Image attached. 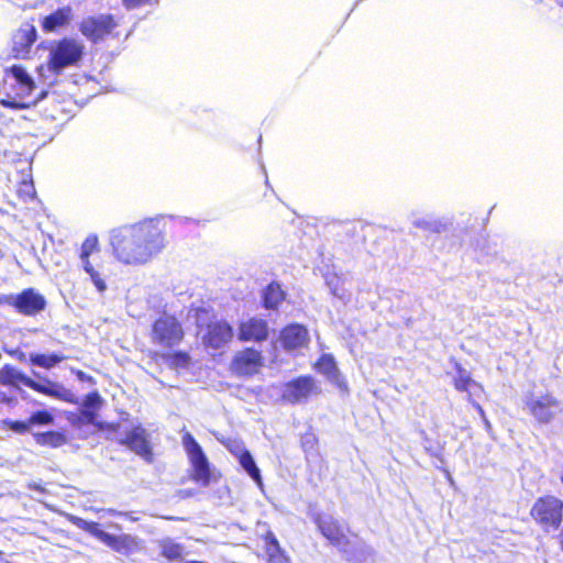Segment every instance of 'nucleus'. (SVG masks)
I'll return each instance as SVG.
<instances>
[{"instance_id":"nucleus-1","label":"nucleus","mask_w":563,"mask_h":563,"mask_svg":"<svg viewBox=\"0 0 563 563\" xmlns=\"http://www.w3.org/2000/svg\"><path fill=\"white\" fill-rule=\"evenodd\" d=\"M109 243L115 261L132 267L151 263L167 244L157 219L115 228L110 231Z\"/></svg>"},{"instance_id":"nucleus-2","label":"nucleus","mask_w":563,"mask_h":563,"mask_svg":"<svg viewBox=\"0 0 563 563\" xmlns=\"http://www.w3.org/2000/svg\"><path fill=\"white\" fill-rule=\"evenodd\" d=\"M314 521L323 537L346 553L350 560H360L357 551L363 550L365 545L356 537L351 539L344 526L332 516H318Z\"/></svg>"},{"instance_id":"nucleus-3","label":"nucleus","mask_w":563,"mask_h":563,"mask_svg":"<svg viewBox=\"0 0 563 563\" xmlns=\"http://www.w3.org/2000/svg\"><path fill=\"white\" fill-rule=\"evenodd\" d=\"M67 519L77 528L87 531L92 537L111 548L118 553L129 555L136 551L137 541L136 538L130 534L114 536L103 531L100 525L92 521H87L74 515H68Z\"/></svg>"},{"instance_id":"nucleus-4","label":"nucleus","mask_w":563,"mask_h":563,"mask_svg":"<svg viewBox=\"0 0 563 563\" xmlns=\"http://www.w3.org/2000/svg\"><path fill=\"white\" fill-rule=\"evenodd\" d=\"M197 325H206L207 331L202 335L203 343L214 350L225 346L233 338L232 327L224 320H211V312L206 308L195 309Z\"/></svg>"},{"instance_id":"nucleus-5","label":"nucleus","mask_w":563,"mask_h":563,"mask_svg":"<svg viewBox=\"0 0 563 563\" xmlns=\"http://www.w3.org/2000/svg\"><path fill=\"white\" fill-rule=\"evenodd\" d=\"M84 44L75 38H63L49 49L47 69L56 75L65 68L77 65L84 55Z\"/></svg>"},{"instance_id":"nucleus-6","label":"nucleus","mask_w":563,"mask_h":563,"mask_svg":"<svg viewBox=\"0 0 563 563\" xmlns=\"http://www.w3.org/2000/svg\"><path fill=\"white\" fill-rule=\"evenodd\" d=\"M532 518L544 529H558L563 517V501L554 496L539 498L532 509Z\"/></svg>"},{"instance_id":"nucleus-7","label":"nucleus","mask_w":563,"mask_h":563,"mask_svg":"<svg viewBox=\"0 0 563 563\" xmlns=\"http://www.w3.org/2000/svg\"><path fill=\"white\" fill-rule=\"evenodd\" d=\"M151 338L155 344L173 347L181 342L184 330L175 317L163 314L153 323Z\"/></svg>"},{"instance_id":"nucleus-8","label":"nucleus","mask_w":563,"mask_h":563,"mask_svg":"<svg viewBox=\"0 0 563 563\" xmlns=\"http://www.w3.org/2000/svg\"><path fill=\"white\" fill-rule=\"evenodd\" d=\"M525 410L539 422L548 423L561 412L562 408L560 401L550 394H529L525 399Z\"/></svg>"},{"instance_id":"nucleus-9","label":"nucleus","mask_w":563,"mask_h":563,"mask_svg":"<svg viewBox=\"0 0 563 563\" xmlns=\"http://www.w3.org/2000/svg\"><path fill=\"white\" fill-rule=\"evenodd\" d=\"M320 394L321 388L313 377L301 376L284 385L282 397L289 404H299Z\"/></svg>"},{"instance_id":"nucleus-10","label":"nucleus","mask_w":563,"mask_h":563,"mask_svg":"<svg viewBox=\"0 0 563 563\" xmlns=\"http://www.w3.org/2000/svg\"><path fill=\"white\" fill-rule=\"evenodd\" d=\"M183 445L194 468V479L202 485H207L210 479V471L208 460L201 446L189 432L183 435Z\"/></svg>"},{"instance_id":"nucleus-11","label":"nucleus","mask_w":563,"mask_h":563,"mask_svg":"<svg viewBox=\"0 0 563 563\" xmlns=\"http://www.w3.org/2000/svg\"><path fill=\"white\" fill-rule=\"evenodd\" d=\"M115 25L111 15L89 16L81 21L79 30L88 40L97 42L110 34Z\"/></svg>"},{"instance_id":"nucleus-12","label":"nucleus","mask_w":563,"mask_h":563,"mask_svg":"<svg viewBox=\"0 0 563 563\" xmlns=\"http://www.w3.org/2000/svg\"><path fill=\"white\" fill-rule=\"evenodd\" d=\"M262 365L261 353L254 349H245L234 356L231 368L239 376H251L256 374Z\"/></svg>"},{"instance_id":"nucleus-13","label":"nucleus","mask_w":563,"mask_h":563,"mask_svg":"<svg viewBox=\"0 0 563 563\" xmlns=\"http://www.w3.org/2000/svg\"><path fill=\"white\" fill-rule=\"evenodd\" d=\"M120 443L126 445L131 451L142 456L146 461L152 460V448L148 441V434L141 426L133 427L129 430Z\"/></svg>"},{"instance_id":"nucleus-14","label":"nucleus","mask_w":563,"mask_h":563,"mask_svg":"<svg viewBox=\"0 0 563 563\" xmlns=\"http://www.w3.org/2000/svg\"><path fill=\"white\" fill-rule=\"evenodd\" d=\"M5 302L15 307L19 312L24 314H35L45 307V299L33 289L24 290L16 296H9Z\"/></svg>"},{"instance_id":"nucleus-15","label":"nucleus","mask_w":563,"mask_h":563,"mask_svg":"<svg viewBox=\"0 0 563 563\" xmlns=\"http://www.w3.org/2000/svg\"><path fill=\"white\" fill-rule=\"evenodd\" d=\"M36 29L31 23H23L12 36V52L16 58H26L36 41Z\"/></svg>"},{"instance_id":"nucleus-16","label":"nucleus","mask_w":563,"mask_h":563,"mask_svg":"<svg viewBox=\"0 0 563 563\" xmlns=\"http://www.w3.org/2000/svg\"><path fill=\"white\" fill-rule=\"evenodd\" d=\"M268 336L267 322L260 318H250L239 324L238 339L240 341H255L261 342Z\"/></svg>"},{"instance_id":"nucleus-17","label":"nucleus","mask_w":563,"mask_h":563,"mask_svg":"<svg viewBox=\"0 0 563 563\" xmlns=\"http://www.w3.org/2000/svg\"><path fill=\"white\" fill-rule=\"evenodd\" d=\"M280 341L288 351L301 349L308 344V331L300 324L288 325L282 331Z\"/></svg>"},{"instance_id":"nucleus-18","label":"nucleus","mask_w":563,"mask_h":563,"mask_svg":"<svg viewBox=\"0 0 563 563\" xmlns=\"http://www.w3.org/2000/svg\"><path fill=\"white\" fill-rule=\"evenodd\" d=\"M29 387L41 394L68 402H71L74 398L73 393L58 383L47 382V384H41L31 379Z\"/></svg>"},{"instance_id":"nucleus-19","label":"nucleus","mask_w":563,"mask_h":563,"mask_svg":"<svg viewBox=\"0 0 563 563\" xmlns=\"http://www.w3.org/2000/svg\"><path fill=\"white\" fill-rule=\"evenodd\" d=\"M5 74L12 76L19 89V95L30 96L35 89V82L29 73L19 65H12L5 69Z\"/></svg>"},{"instance_id":"nucleus-20","label":"nucleus","mask_w":563,"mask_h":563,"mask_svg":"<svg viewBox=\"0 0 563 563\" xmlns=\"http://www.w3.org/2000/svg\"><path fill=\"white\" fill-rule=\"evenodd\" d=\"M73 10L70 7H64L62 9H58L43 19V30L46 32H53L59 27L67 25L70 22Z\"/></svg>"},{"instance_id":"nucleus-21","label":"nucleus","mask_w":563,"mask_h":563,"mask_svg":"<svg viewBox=\"0 0 563 563\" xmlns=\"http://www.w3.org/2000/svg\"><path fill=\"white\" fill-rule=\"evenodd\" d=\"M316 368L321 374L325 375L330 382L338 384L340 387L344 386V383L341 382L340 372L332 355H322L316 363Z\"/></svg>"},{"instance_id":"nucleus-22","label":"nucleus","mask_w":563,"mask_h":563,"mask_svg":"<svg viewBox=\"0 0 563 563\" xmlns=\"http://www.w3.org/2000/svg\"><path fill=\"white\" fill-rule=\"evenodd\" d=\"M454 366L456 371L454 386L457 390L471 394L472 388L482 389L481 385L472 379L471 374L460 363L454 362Z\"/></svg>"},{"instance_id":"nucleus-23","label":"nucleus","mask_w":563,"mask_h":563,"mask_svg":"<svg viewBox=\"0 0 563 563\" xmlns=\"http://www.w3.org/2000/svg\"><path fill=\"white\" fill-rule=\"evenodd\" d=\"M0 383L3 385H13L16 383H21L29 387L31 378L25 376L23 373H21L11 365H4L0 369Z\"/></svg>"},{"instance_id":"nucleus-24","label":"nucleus","mask_w":563,"mask_h":563,"mask_svg":"<svg viewBox=\"0 0 563 563\" xmlns=\"http://www.w3.org/2000/svg\"><path fill=\"white\" fill-rule=\"evenodd\" d=\"M66 357L60 354H40L32 353L30 354V362L38 367L51 369Z\"/></svg>"},{"instance_id":"nucleus-25","label":"nucleus","mask_w":563,"mask_h":563,"mask_svg":"<svg viewBox=\"0 0 563 563\" xmlns=\"http://www.w3.org/2000/svg\"><path fill=\"white\" fill-rule=\"evenodd\" d=\"M284 300V291L278 284H271L264 292V305L267 309L276 308Z\"/></svg>"},{"instance_id":"nucleus-26","label":"nucleus","mask_w":563,"mask_h":563,"mask_svg":"<svg viewBox=\"0 0 563 563\" xmlns=\"http://www.w3.org/2000/svg\"><path fill=\"white\" fill-rule=\"evenodd\" d=\"M35 440L41 445H49L52 448H58L66 443V438L59 432H42L34 434Z\"/></svg>"},{"instance_id":"nucleus-27","label":"nucleus","mask_w":563,"mask_h":563,"mask_svg":"<svg viewBox=\"0 0 563 563\" xmlns=\"http://www.w3.org/2000/svg\"><path fill=\"white\" fill-rule=\"evenodd\" d=\"M412 224L416 228L439 233L444 230L445 224L438 219L418 217L412 220Z\"/></svg>"},{"instance_id":"nucleus-28","label":"nucleus","mask_w":563,"mask_h":563,"mask_svg":"<svg viewBox=\"0 0 563 563\" xmlns=\"http://www.w3.org/2000/svg\"><path fill=\"white\" fill-rule=\"evenodd\" d=\"M241 466L245 470V472L258 484L261 485L262 484V477H261V472L258 470V467L256 466L252 455L250 452L247 453H244L243 456H240V459H238Z\"/></svg>"},{"instance_id":"nucleus-29","label":"nucleus","mask_w":563,"mask_h":563,"mask_svg":"<svg viewBox=\"0 0 563 563\" xmlns=\"http://www.w3.org/2000/svg\"><path fill=\"white\" fill-rule=\"evenodd\" d=\"M168 365L175 368H185L189 364V355L184 352H177L173 354H166L163 356Z\"/></svg>"},{"instance_id":"nucleus-30","label":"nucleus","mask_w":563,"mask_h":563,"mask_svg":"<svg viewBox=\"0 0 563 563\" xmlns=\"http://www.w3.org/2000/svg\"><path fill=\"white\" fill-rule=\"evenodd\" d=\"M266 554L269 562H276V558H279L283 551L280 550L279 543L273 533L266 536Z\"/></svg>"},{"instance_id":"nucleus-31","label":"nucleus","mask_w":563,"mask_h":563,"mask_svg":"<svg viewBox=\"0 0 563 563\" xmlns=\"http://www.w3.org/2000/svg\"><path fill=\"white\" fill-rule=\"evenodd\" d=\"M331 292L333 296L338 297L341 300H346L349 298L347 291L343 288L342 282L339 277H332L327 282Z\"/></svg>"},{"instance_id":"nucleus-32","label":"nucleus","mask_w":563,"mask_h":563,"mask_svg":"<svg viewBox=\"0 0 563 563\" xmlns=\"http://www.w3.org/2000/svg\"><path fill=\"white\" fill-rule=\"evenodd\" d=\"M162 553L165 558L175 560L181 556L183 548L175 542L166 541L162 545Z\"/></svg>"},{"instance_id":"nucleus-33","label":"nucleus","mask_w":563,"mask_h":563,"mask_svg":"<svg viewBox=\"0 0 563 563\" xmlns=\"http://www.w3.org/2000/svg\"><path fill=\"white\" fill-rule=\"evenodd\" d=\"M98 239L97 236H88L81 245L80 258L86 260L97 250Z\"/></svg>"},{"instance_id":"nucleus-34","label":"nucleus","mask_w":563,"mask_h":563,"mask_svg":"<svg viewBox=\"0 0 563 563\" xmlns=\"http://www.w3.org/2000/svg\"><path fill=\"white\" fill-rule=\"evenodd\" d=\"M53 421V417L46 412V411H37L33 413L30 419L29 423L32 424H49Z\"/></svg>"},{"instance_id":"nucleus-35","label":"nucleus","mask_w":563,"mask_h":563,"mask_svg":"<svg viewBox=\"0 0 563 563\" xmlns=\"http://www.w3.org/2000/svg\"><path fill=\"white\" fill-rule=\"evenodd\" d=\"M228 450L236 457L240 459V456H243L244 453H247L249 451L245 449L244 444L236 440H230L227 443Z\"/></svg>"},{"instance_id":"nucleus-36","label":"nucleus","mask_w":563,"mask_h":563,"mask_svg":"<svg viewBox=\"0 0 563 563\" xmlns=\"http://www.w3.org/2000/svg\"><path fill=\"white\" fill-rule=\"evenodd\" d=\"M101 398L98 394H90L86 397L84 408L96 409L99 407Z\"/></svg>"},{"instance_id":"nucleus-37","label":"nucleus","mask_w":563,"mask_h":563,"mask_svg":"<svg viewBox=\"0 0 563 563\" xmlns=\"http://www.w3.org/2000/svg\"><path fill=\"white\" fill-rule=\"evenodd\" d=\"M90 275V278L93 283V285L97 287V289L102 292L107 289V285L104 283V280L100 277L99 273L98 272H93Z\"/></svg>"},{"instance_id":"nucleus-38","label":"nucleus","mask_w":563,"mask_h":563,"mask_svg":"<svg viewBox=\"0 0 563 563\" xmlns=\"http://www.w3.org/2000/svg\"><path fill=\"white\" fill-rule=\"evenodd\" d=\"M10 428L12 431L16 433H24L29 430L30 423L29 420L26 422L24 421H14L10 423Z\"/></svg>"},{"instance_id":"nucleus-39","label":"nucleus","mask_w":563,"mask_h":563,"mask_svg":"<svg viewBox=\"0 0 563 563\" xmlns=\"http://www.w3.org/2000/svg\"><path fill=\"white\" fill-rule=\"evenodd\" d=\"M81 416L84 417L85 421L90 424H96L97 422V413L93 409L84 408L81 410Z\"/></svg>"},{"instance_id":"nucleus-40","label":"nucleus","mask_w":563,"mask_h":563,"mask_svg":"<svg viewBox=\"0 0 563 563\" xmlns=\"http://www.w3.org/2000/svg\"><path fill=\"white\" fill-rule=\"evenodd\" d=\"M152 0H123V3L126 8L129 9H132V8H136L139 5H142V4H147L150 3Z\"/></svg>"},{"instance_id":"nucleus-41","label":"nucleus","mask_w":563,"mask_h":563,"mask_svg":"<svg viewBox=\"0 0 563 563\" xmlns=\"http://www.w3.org/2000/svg\"><path fill=\"white\" fill-rule=\"evenodd\" d=\"M82 261V264H84V269L88 273V274H91L95 272L92 265L90 264V262L88 261V258L86 260H81Z\"/></svg>"},{"instance_id":"nucleus-42","label":"nucleus","mask_w":563,"mask_h":563,"mask_svg":"<svg viewBox=\"0 0 563 563\" xmlns=\"http://www.w3.org/2000/svg\"><path fill=\"white\" fill-rule=\"evenodd\" d=\"M271 563H290V560L284 553H282L279 558H276V562Z\"/></svg>"},{"instance_id":"nucleus-43","label":"nucleus","mask_w":563,"mask_h":563,"mask_svg":"<svg viewBox=\"0 0 563 563\" xmlns=\"http://www.w3.org/2000/svg\"><path fill=\"white\" fill-rule=\"evenodd\" d=\"M476 409L478 410V412H479V413H481V416L483 417V419H484V422H485L486 427H487V428H489V427H490V423H489V421L485 418V413H484L483 408H482L479 405H476Z\"/></svg>"},{"instance_id":"nucleus-44","label":"nucleus","mask_w":563,"mask_h":563,"mask_svg":"<svg viewBox=\"0 0 563 563\" xmlns=\"http://www.w3.org/2000/svg\"><path fill=\"white\" fill-rule=\"evenodd\" d=\"M97 512H107V514H112V515H115L118 514L115 510L113 509H97L96 510Z\"/></svg>"},{"instance_id":"nucleus-45","label":"nucleus","mask_w":563,"mask_h":563,"mask_svg":"<svg viewBox=\"0 0 563 563\" xmlns=\"http://www.w3.org/2000/svg\"><path fill=\"white\" fill-rule=\"evenodd\" d=\"M30 487L33 488V489H37L40 492H44V489L40 485H37V484L30 485Z\"/></svg>"}]
</instances>
